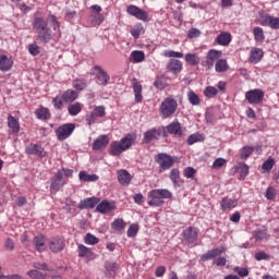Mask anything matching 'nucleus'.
<instances>
[{
	"instance_id": "nucleus-1",
	"label": "nucleus",
	"mask_w": 279,
	"mask_h": 279,
	"mask_svg": "<svg viewBox=\"0 0 279 279\" xmlns=\"http://www.w3.org/2000/svg\"><path fill=\"white\" fill-rule=\"evenodd\" d=\"M48 21L52 23L54 33L51 31V28H49V24L44 17H35L33 21V29H35V33L37 34V40L41 45L51 43L53 36H60V22L58 21V17L50 15Z\"/></svg>"
},
{
	"instance_id": "nucleus-2",
	"label": "nucleus",
	"mask_w": 279,
	"mask_h": 279,
	"mask_svg": "<svg viewBox=\"0 0 279 279\" xmlns=\"http://www.w3.org/2000/svg\"><path fill=\"white\" fill-rule=\"evenodd\" d=\"M148 196L151 198L148 201V206L159 208L165 205V199H171L173 194L167 189H159L150 191Z\"/></svg>"
},
{
	"instance_id": "nucleus-3",
	"label": "nucleus",
	"mask_w": 279,
	"mask_h": 279,
	"mask_svg": "<svg viewBox=\"0 0 279 279\" xmlns=\"http://www.w3.org/2000/svg\"><path fill=\"white\" fill-rule=\"evenodd\" d=\"M162 136L163 138H167V129L165 126H159V128H153L144 133V143H151L154 141H158Z\"/></svg>"
},
{
	"instance_id": "nucleus-4",
	"label": "nucleus",
	"mask_w": 279,
	"mask_h": 279,
	"mask_svg": "<svg viewBox=\"0 0 279 279\" xmlns=\"http://www.w3.org/2000/svg\"><path fill=\"white\" fill-rule=\"evenodd\" d=\"M177 110L178 101L173 98H166L160 106V112L163 119H169V117L174 114Z\"/></svg>"
},
{
	"instance_id": "nucleus-5",
	"label": "nucleus",
	"mask_w": 279,
	"mask_h": 279,
	"mask_svg": "<svg viewBox=\"0 0 279 279\" xmlns=\"http://www.w3.org/2000/svg\"><path fill=\"white\" fill-rule=\"evenodd\" d=\"M155 161L159 165L161 171H167L175 165V159L167 153H160L155 157Z\"/></svg>"
},
{
	"instance_id": "nucleus-6",
	"label": "nucleus",
	"mask_w": 279,
	"mask_h": 279,
	"mask_svg": "<svg viewBox=\"0 0 279 279\" xmlns=\"http://www.w3.org/2000/svg\"><path fill=\"white\" fill-rule=\"evenodd\" d=\"M93 75H95L96 84H98V86H106L107 84H110V76L101 65H95L93 68Z\"/></svg>"
},
{
	"instance_id": "nucleus-7",
	"label": "nucleus",
	"mask_w": 279,
	"mask_h": 279,
	"mask_svg": "<svg viewBox=\"0 0 279 279\" xmlns=\"http://www.w3.org/2000/svg\"><path fill=\"white\" fill-rule=\"evenodd\" d=\"M245 99L252 105L263 104V99H265V92L259 88L251 89L245 93Z\"/></svg>"
},
{
	"instance_id": "nucleus-8",
	"label": "nucleus",
	"mask_w": 279,
	"mask_h": 279,
	"mask_svg": "<svg viewBox=\"0 0 279 279\" xmlns=\"http://www.w3.org/2000/svg\"><path fill=\"white\" fill-rule=\"evenodd\" d=\"M183 243L191 247L197 245V229L189 227L182 232Z\"/></svg>"
},
{
	"instance_id": "nucleus-9",
	"label": "nucleus",
	"mask_w": 279,
	"mask_h": 279,
	"mask_svg": "<svg viewBox=\"0 0 279 279\" xmlns=\"http://www.w3.org/2000/svg\"><path fill=\"white\" fill-rule=\"evenodd\" d=\"M48 246L53 254H59L66 247V241L62 236H53L49 240Z\"/></svg>"
},
{
	"instance_id": "nucleus-10",
	"label": "nucleus",
	"mask_w": 279,
	"mask_h": 279,
	"mask_svg": "<svg viewBox=\"0 0 279 279\" xmlns=\"http://www.w3.org/2000/svg\"><path fill=\"white\" fill-rule=\"evenodd\" d=\"M222 52L219 50H209L206 57V60L203 61L202 65L210 70L213 66H215V62L219 61V58H221Z\"/></svg>"
},
{
	"instance_id": "nucleus-11",
	"label": "nucleus",
	"mask_w": 279,
	"mask_h": 279,
	"mask_svg": "<svg viewBox=\"0 0 279 279\" xmlns=\"http://www.w3.org/2000/svg\"><path fill=\"white\" fill-rule=\"evenodd\" d=\"M73 132H75V124L73 123L63 124L58 128L57 137L59 141H66V138H69V136H71Z\"/></svg>"
},
{
	"instance_id": "nucleus-12",
	"label": "nucleus",
	"mask_w": 279,
	"mask_h": 279,
	"mask_svg": "<svg viewBox=\"0 0 279 279\" xmlns=\"http://www.w3.org/2000/svg\"><path fill=\"white\" fill-rule=\"evenodd\" d=\"M102 117H106V107L104 106H98L94 108L93 112L87 116L86 121L88 125L95 124L97 119H102Z\"/></svg>"
},
{
	"instance_id": "nucleus-13",
	"label": "nucleus",
	"mask_w": 279,
	"mask_h": 279,
	"mask_svg": "<svg viewBox=\"0 0 279 279\" xmlns=\"http://www.w3.org/2000/svg\"><path fill=\"white\" fill-rule=\"evenodd\" d=\"M50 190L54 191V193H58L59 190L66 184V179L62 177V172H57L51 179H50Z\"/></svg>"
},
{
	"instance_id": "nucleus-14",
	"label": "nucleus",
	"mask_w": 279,
	"mask_h": 279,
	"mask_svg": "<svg viewBox=\"0 0 279 279\" xmlns=\"http://www.w3.org/2000/svg\"><path fill=\"white\" fill-rule=\"evenodd\" d=\"M234 173L238 175L239 180H245L250 175V166L245 162H239L233 167Z\"/></svg>"
},
{
	"instance_id": "nucleus-15",
	"label": "nucleus",
	"mask_w": 279,
	"mask_h": 279,
	"mask_svg": "<svg viewBox=\"0 0 279 279\" xmlns=\"http://www.w3.org/2000/svg\"><path fill=\"white\" fill-rule=\"evenodd\" d=\"M116 209L117 204L110 201H102L96 207L97 213H100L101 215H106V213H111V210Z\"/></svg>"
},
{
	"instance_id": "nucleus-16",
	"label": "nucleus",
	"mask_w": 279,
	"mask_h": 279,
	"mask_svg": "<svg viewBox=\"0 0 279 279\" xmlns=\"http://www.w3.org/2000/svg\"><path fill=\"white\" fill-rule=\"evenodd\" d=\"M26 154H28V156H38L39 158L47 156L43 146L38 144H29L26 146Z\"/></svg>"
},
{
	"instance_id": "nucleus-17",
	"label": "nucleus",
	"mask_w": 279,
	"mask_h": 279,
	"mask_svg": "<svg viewBox=\"0 0 279 279\" xmlns=\"http://www.w3.org/2000/svg\"><path fill=\"white\" fill-rule=\"evenodd\" d=\"M120 266L117 262H106L105 264V276L107 278H114L117 276V271H119Z\"/></svg>"
},
{
	"instance_id": "nucleus-18",
	"label": "nucleus",
	"mask_w": 279,
	"mask_h": 279,
	"mask_svg": "<svg viewBox=\"0 0 279 279\" xmlns=\"http://www.w3.org/2000/svg\"><path fill=\"white\" fill-rule=\"evenodd\" d=\"M163 128L166 129L167 136H169V134H172L174 136L182 135V124H180L178 120L171 122L170 124Z\"/></svg>"
},
{
	"instance_id": "nucleus-19",
	"label": "nucleus",
	"mask_w": 279,
	"mask_h": 279,
	"mask_svg": "<svg viewBox=\"0 0 279 279\" xmlns=\"http://www.w3.org/2000/svg\"><path fill=\"white\" fill-rule=\"evenodd\" d=\"M108 143H110V138H108V135H100L94 141L93 149L95 151L106 149V147H108Z\"/></svg>"
},
{
	"instance_id": "nucleus-20",
	"label": "nucleus",
	"mask_w": 279,
	"mask_h": 279,
	"mask_svg": "<svg viewBox=\"0 0 279 279\" xmlns=\"http://www.w3.org/2000/svg\"><path fill=\"white\" fill-rule=\"evenodd\" d=\"M262 25L271 27V29H279V17L266 14L262 16Z\"/></svg>"
},
{
	"instance_id": "nucleus-21",
	"label": "nucleus",
	"mask_w": 279,
	"mask_h": 279,
	"mask_svg": "<svg viewBox=\"0 0 279 279\" xmlns=\"http://www.w3.org/2000/svg\"><path fill=\"white\" fill-rule=\"evenodd\" d=\"M14 61L5 54H0V71L8 73L12 69Z\"/></svg>"
},
{
	"instance_id": "nucleus-22",
	"label": "nucleus",
	"mask_w": 279,
	"mask_h": 279,
	"mask_svg": "<svg viewBox=\"0 0 279 279\" xmlns=\"http://www.w3.org/2000/svg\"><path fill=\"white\" fill-rule=\"evenodd\" d=\"M118 181L122 186H130V182H132V174L125 169L118 171Z\"/></svg>"
},
{
	"instance_id": "nucleus-23",
	"label": "nucleus",
	"mask_w": 279,
	"mask_h": 279,
	"mask_svg": "<svg viewBox=\"0 0 279 279\" xmlns=\"http://www.w3.org/2000/svg\"><path fill=\"white\" fill-rule=\"evenodd\" d=\"M78 257L80 258H87V260H94L95 253L90 247H87L83 244L78 245Z\"/></svg>"
},
{
	"instance_id": "nucleus-24",
	"label": "nucleus",
	"mask_w": 279,
	"mask_h": 279,
	"mask_svg": "<svg viewBox=\"0 0 279 279\" xmlns=\"http://www.w3.org/2000/svg\"><path fill=\"white\" fill-rule=\"evenodd\" d=\"M167 69L170 71V73L178 75V73L182 71V61L178 59H170Z\"/></svg>"
},
{
	"instance_id": "nucleus-25",
	"label": "nucleus",
	"mask_w": 279,
	"mask_h": 279,
	"mask_svg": "<svg viewBox=\"0 0 279 279\" xmlns=\"http://www.w3.org/2000/svg\"><path fill=\"white\" fill-rule=\"evenodd\" d=\"M97 204H99L98 198L89 197V198H85V199L81 201L77 207L80 208V210H84L86 208H95V206H97Z\"/></svg>"
},
{
	"instance_id": "nucleus-26",
	"label": "nucleus",
	"mask_w": 279,
	"mask_h": 279,
	"mask_svg": "<svg viewBox=\"0 0 279 279\" xmlns=\"http://www.w3.org/2000/svg\"><path fill=\"white\" fill-rule=\"evenodd\" d=\"M236 206H239V201L230 197H223L220 202L221 210H230L236 208Z\"/></svg>"
},
{
	"instance_id": "nucleus-27",
	"label": "nucleus",
	"mask_w": 279,
	"mask_h": 279,
	"mask_svg": "<svg viewBox=\"0 0 279 279\" xmlns=\"http://www.w3.org/2000/svg\"><path fill=\"white\" fill-rule=\"evenodd\" d=\"M64 104H73L77 97H80V93L73 89H68L61 95Z\"/></svg>"
},
{
	"instance_id": "nucleus-28",
	"label": "nucleus",
	"mask_w": 279,
	"mask_h": 279,
	"mask_svg": "<svg viewBox=\"0 0 279 279\" xmlns=\"http://www.w3.org/2000/svg\"><path fill=\"white\" fill-rule=\"evenodd\" d=\"M220 254H223V247L213 248L203 254L201 260H211V258H217V256H220Z\"/></svg>"
},
{
	"instance_id": "nucleus-29",
	"label": "nucleus",
	"mask_w": 279,
	"mask_h": 279,
	"mask_svg": "<svg viewBox=\"0 0 279 279\" xmlns=\"http://www.w3.org/2000/svg\"><path fill=\"white\" fill-rule=\"evenodd\" d=\"M170 180L174 186V189H180L182 186V179H180V170L178 168H174L170 172Z\"/></svg>"
},
{
	"instance_id": "nucleus-30",
	"label": "nucleus",
	"mask_w": 279,
	"mask_h": 279,
	"mask_svg": "<svg viewBox=\"0 0 279 279\" xmlns=\"http://www.w3.org/2000/svg\"><path fill=\"white\" fill-rule=\"evenodd\" d=\"M33 243L37 252H45V250H47V245L45 244V235L43 234L36 235Z\"/></svg>"
},
{
	"instance_id": "nucleus-31",
	"label": "nucleus",
	"mask_w": 279,
	"mask_h": 279,
	"mask_svg": "<svg viewBox=\"0 0 279 279\" xmlns=\"http://www.w3.org/2000/svg\"><path fill=\"white\" fill-rule=\"evenodd\" d=\"M253 236L254 239H256V241H268L269 240V235L267 234V228L266 227H260L258 229H256L255 231H253Z\"/></svg>"
},
{
	"instance_id": "nucleus-32",
	"label": "nucleus",
	"mask_w": 279,
	"mask_h": 279,
	"mask_svg": "<svg viewBox=\"0 0 279 279\" xmlns=\"http://www.w3.org/2000/svg\"><path fill=\"white\" fill-rule=\"evenodd\" d=\"M133 90L136 104H141L143 101V85L137 83L136 80L133 81Z\"/></svg>"
},
{
	"instance_id": "nucleus-33",
	"label": "nucleus",
	"mask_w": 279,
	"mask_h": 279,
	"mask_svg": "<svg viewBox=\"0 0 279 279\" xmlns=\"http://www.w3.org/2000/svg\"><path fill=\"white\" fill-rule=\"evenodd\" d=\"M216 40L218 45H221L222 47H228V45L232 43V35H230V33H221L217 36Z\"/></svg>"
},
{
	"instance_id": "nucleus-34",
	"label": "nucleus",
	"mask_w": 279,
	"mask_h": 279,
	"mask_svg": "<svg viewBox=\"0 0 279 279\" xmlns=\"http://www.w3.org/2000/svg\"><path fill=\"white\" fill-rule=\"evenodd\" d=\"M118 143L122 147L123 151H128V149L132 147L134 143V138L132 137V134H128L125 137L121 138L120 142Z\"/></svg>"
},
{
	"instance_id": "nucleus-35",
	"label": "nucleus",
	"mask_w": 279,
	"mask_h": 279,
	"mask_svg": "<svg viewBox=\"0 0 279 279\" xmlns=\"http://www.w3.org/2000/svg\"><path fill=\"white\" fill-rule=\"evenodd\" d=\"M78 178L82 182H97V180H99V175L88 174L86 171H81Z\"/></svg>"
},
{
	"instance_id": "nucleus-36",
	"label": "nucleus",
	"mask_w": 279,
	"mask_h": 279,
	"mask_svg": "<svg viewBox=\"0 0 279 279\" xmlns=\"http://www.w3.org/2000/svg\"><path fill=\"white\" fill-rule=\"evenodd\" d=\"M263 56H264V52H263V49L260 48H255L253 50H251V62H254V64H258V61L259 60H263Z\"/></svg>"
},
{
	"instance_id": "nucleus-37",
	"label": "nucleus",
	"mask_w": 279,
	"mask_h": 279,
	"mask_svg": "<svg viewBox=\"0 0 279 279\" xmlns=\"http://www.w3.org/2000/svg\"><path fill=\"white\" fill-rule=\"evenodd\" d=\"M8 125L13 133H17L21 130V125L19 124V120L13 116L8 117Z\"/></svg>"
},
{
	"instance_id": "nucleus-38",
	"label": "nucleus",
	"mask_w": 279,
	"mask_h": 279,
	"mask_svg": "<svg viewBox=\"0 0 279 279\" xmlns=\"http://www.w3.org/2000/svg\"><path fill=\"white\" fill-rule=\"evenodd\" d=\"M215 69L216 73H226L230 66L228 65V61H226V59H219L216 61Z\"/></svg>"
},
{
	"instance_id": "nucleus-39",
	"label": "nucleus",
	"mask_w": 279,
	"mask_h": 279,
	"mask_svg": "<svg viewBox=\"0 0 279 279\" xmlns=\"http://www.w3.org/2000/svg\"><path fill=\"white\" fill-rule=\"evenodd\" d=\"M68 111L71 117H77V114L82 112V104L80 102L70 104L68 107Z\"/></svg>"
},
{
	"instance_id": "nucleus-40",
	"label": "nucleus",
	"mask_w": 279,
	"mask_h": 279,
	"mask_svg": "<svg viewBox=\"0 0 279 279\" xmlns=\"http://www.w3.org/2000/svg\"><path fill=\"white\" fill-rule=\"evenodd\" d=\"M89 21H90V25L95 27L96 25H101V23H104L105 21V17H104V14L101 13H93L89 17Z\"/></svg>"
},
{
	"instance_id": "nucleus-41",
	"label": "nucleus",
	"mask_w": 279,
	"mask_h": 279,
	"mask_svg": "<svg viewBox=\"0 0 279 279\" xmlns=\"http://www.w3.org/2000/svg\"><path fill=\"white\" fill-rule=\"evenodd\" d=\"M123 148L119 142H113L110 144V154L111 156H121L123 154Z\"/></svg>"
},
{
	"instance_id": "nucleus-42",
	"label": "nucleus",
	"mask_w": 279,
	"mask_h": 279,
	"mask_svg": "<svg viewBox=\"0 0 279 279\" xmlns=\"http://www.w3.org/2000/svg\"><path fill=\"white\" fill-rule=\"evenodd\" d=\"M205 120L207 123H215L217 121V114L215 113V108L206 109Z\"/></svg>"
},
{
	"instance_id": "nucleus-43",
	"label": "nucleus",
	"mask_w": 279,
	"mask_h": 279,
	"mask_svg": "<svg viewBox=\"0 0 279 279\" xmlns=\"http://www.w3.org/2000/svg\"><path fill=\"white\" fill-rule=\"evenodd\" d=\"M187 99L192 106H199V104L202 102L199 96H197V94H195V92L193 90H190L187 93Z\"/></svg>"
},
{
	"instance_id": "nucleus-44",
	"label": "nucleus",
	"mask_w": 279,
	"mask_h": 279,
	"mask_svg": "<svg viewBox=\"0 0 279 279\" xmlns=\"http://www.w3.org/2000/svg\"><path fill=\"white\" fill-rule=\"evenodd\" d=\"M253 34L256 43H263V40H265V33L263 32L262 27H255L253 29Z\"/></svg>"
},
{
	"instance_id": "nucleus-45",
	"label": "nucleus",
	"mask_w": 279,
	"mask_h": 279,
	"mask_svg": "<svg viewBox=\"0 0 279 279\" xmlns=\"http://www.w3.org/2000/svg\"><path fill=\"white\" fill-rule=\"evenodd\" d=\"M218 94H219V90L213 86H207L204 89V95L205 97H208V99H213V97H217Z\"/></svg>"
},
{
	"instance_id": "nucleus-46",
	"label": "nucleus",
	"mask_w": 279,
	"mask_h": 279,
	"mask_svg": "<svg viewBox=\"0 0 279 279\" xmlns=\"http://www.w3.org/2000/svg\"><path fill=\"white\" fill-rule=\"evenodd\" d=\"M252 154H254V147H252V146H244L241 149V158H242V160H247V158H250L252 156Z\"/></svg>"
},
{
	"instance_id": "nucleus-47",
	"label": "nucleus",
	"mask_w": 279,
	"mask_h": 279,
	"mask_svg": "<svg viewBox=\"0 0 279 279\" xmlns=\"http://www.w3.org/2000/svg\"><path fill=\"white\" fill-rule=\"evenodd\" d=\"M84 243L86 245H97V243H99V238L93 235L92 233H87L84 236Z\"/></svg>"
},
{
	"instance_id": "nucleus-48",
	"label": "nucleus",
	"mask_w": 279,
	"mask_h": 279,
	"mask_svg": "<svg viewBox=\"0 0 279 279\" xmlns=\"http://www.w3.org/2000/svg\"><path fill=\"white\" fill-rule=\"evenodd\" d=\"M111 228L118 232H121V230H125V222L123 219L118 218L111 223Z\"/></svg>"
},
{
	"instance_id": "nucleus-49",
	"label": "nucleus",
	"mask_w": 279,
	"mask_h": 279,
	"mask_svg": "<svg viewBox=\"0 0 279 279\" xmlns=\"http://www.w3.org/2000/svg\"><path fill=\"white\" fill-rule=\"evenodd\" d=\"M131 57L135 63L143 62L145 60V52L141 50L132 51Z\"/></svg>"
},
{
	"instance_id": "nucleus-50",
	"label": "nucleus",
	"mask_w": 279,
	"mask_h": 279,
	"mask_svg": "<svg viewBox=\"0 0 279 279\" xmlns=\"http://www.w3.org/2000/svg\"><path fill=\"white\" fill-rule=\"evenodd\" d=\"M185 62L191 64V66H197V64H199V61H197V54L195 53L185 54Z\"/></svg>"
},
{
	"instance_id": "nucleus-51",
	"label": "nucleus",
	"mask_w": 279,
	"mask_h": 279,
	"mask_svg": "<svg viewBox=\"0 0 279 279\" xmlns=\"http://www.w3.org/2000/svg\"><path fill=\"white\" fill-rule=\"evenodd\" d=\"M37 119L47 120L51 117L49 113V109L47 108H40L36 110Z\"/></svg>"
},
{
	"instance_id": "nucleus-52",
	"label": "nucleus",
	"mask_w": 279,
	"mask_h": 279,
	"mask_svg": "<svg viewBox=\"0 0 279 279\" xmlns=\"http://www.w3.org/2000/svg\"><path fill=\"white\" fill-rule=\"evenodd\" d=\"M62 95H58L52 99V106L56 108V110H62L64 104H63Z\"/></svg>"
},
{
	"instance_id": "nucleus-53",
	"label": "nucleus",
	"mask_w": 279,
	"mask_h": 279,
	"mask_svg": "<svg viewBox=\"0 0 279 279\" xmlns=\"http://www.w3.org/2000/svg\"><path fill=\"white\" fill-rule=\"evenodd\" d=\"M143 32V24L138 23L131 29V35L133 38L137 40V38H141V33Z\"/></svg>"
},
{
	"instance_id": "nucleus-54",
	"label": "nucleus",
	"mask_w": 279,
	"mask_h": 279,
	"mask_svg": "<svg viewBox=\"0 0 279 279\" xmlns=\"http://www.w3.org/2000/svg\"><path fill=\"white\" fill-rule=\"evenodd\" d=\"M274 165H276V161L274 158L269 157L266 161L263 162L262 169L264 171H271L274 169Z\"/></svg>"
},
{
	"instance_id": "nucleus-55",
	"label": "nucleus",
	"mask_w": 279,
	"mask_h": 279,
	"mask_svg": "<svg viewBox=\"0 0 279 279\" xmlns=\"http://www.w3.org/2000/svg\"><path fill=\"white\" fill-rule=\"evenodd\" d=\"M27 276H29V278H33V279H45L47 277V275L43 274L41 271L39 270H29L27 272Z\"/></svg>"
},
{
	"instance_id": "nucleus-56",
	"label": "nucleus",
	"mask_w": 279,
	"mask_h": 279,
	"mask_svg": "<svg viewBox=\"0 0 279 279\" xmlns=\"http://www.w3.org/2000/svg\"><path fill=\"white\" fill-rule=\"evenodd\" d=\"M126 234L130 239L136 236L138 234V225L136 223L131 225Z\"/></svg>"
},
{
	"instance_id": "nucleus-57",
	"label": "nucleus",
	"mask_w": 279,
	"mask_h": 279,
	"mask_svg": "<svg viewBox=\"0 0 279 279\" xmlns=\"http://www.w3.org/2000/svg\"><path fill=\"white\" fill-rule=\"evenodd\" d=\"M199 141H202V134L199 133L192 134L187 137V144L190 145H195V143H199Z\"/></svg>"
},
{
	"instance_id": "nucleus-58",
	"label": "nucleus",
	"mask_w": 279,
	"mask_h": 279,
	"mask_svg": "<svg viewBox=\"0 0 279 279\" xmlns=\"http://www.w3.org/2000/svg\"><path fill=\"white\" fill-rule=\"evenodd\" d=\"M87 84L84 80H75L73 83V88L76 90H84L86 88Z\"/></svg>"
},
{
	"instance_id": "nucleus-59",
	"label": "nucleus",
	"mask_w": 279,
	"mask_h": 279,
	"mask_svg": "<svg viewBox=\"0 0 279 279\" xmlns=\"http://www.w3.org/2000/svg\"><path fill=\"white\" fill-rule=\"evenodd\" d=\"M28 53H31V56H38V53H40V47L36 44L28 45Z\"/></svg>"
},
{
	"instance_id": "nucleus-60",
	"label": "nucleus",
	"mask_w": 279,
	"mask_h": 279,
	"mask_svg": "<svg viewBox=\"0 0 279 279\" xmlns=\"http://www.w3.org/2000/svg\"><path fill=\"white\" fill-rule=\"evenodd\" d=\"M166 58H184V53L173 51V50H168L165 52Z\"/></svg>"
},
{
	"instance_id": "nucleus-61",
	"label": "nucleus",
	"mask_w": 279,
	"mask_h": 279,
	"mask_svg": "<svg viewBox=\"0 0 279 279\" xmlns=\"http://www.w3.org/2000/svg\"><path fill=\"white\" fill-rule=\"evenodd\" d=\"M184 177L193 180V178H195V170L193 167H187L183 170Z\"/></svg>"
},
{
	"instance_id": "nucleus-62",
	"label": "nucleus",
	"mask_w": 279,
	"mask_h": 279,
	"mask_svg": "<svg viewBox=\"0 0 279 279\" xmlns=\"http://www.w3.org/2000/svg\"><path fill=\"white\" fill-rule=\"evenodd\" d=\"M269 254L265 253L264 251L255 253V259L257 260H269Z\"/></svg>"
},
{
	"instance_id": "nucleus-63",
	"label": "nucleus",
	"mask_w": 279,
	"mask_h": 279,
	"mask_svg": "<svg viewBox=\"0 0 279 279\" xmlns=\"http://www.w3.org/2000/svg\"><path fill=\"white\" fill-rule=\"evenodd\" d=\"M226 165V159L223 158H217L213 163V169H221Z\"/></svg>"
},
{
	"instance_id": "nucleus-64",
	"label": "nucleus",
	"mask_w": 279,
	"mask_h": 279,
	"mask_svg": "<svg viewBox=\"0 0 279 279\" xmlns=\"http://www.w3.org/2000/svg\"><path fill=\"white\" fill-rule=\"evenodd\" d=\"M234 271H236L241 276V278H245L246 276H250V271L247 270V268L235 267Z\"/></svg>"
}]
</instances>
